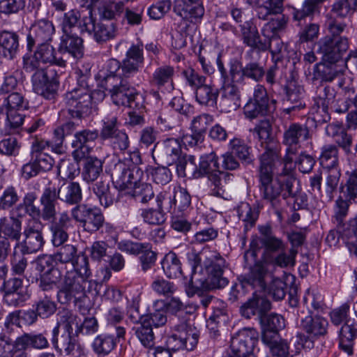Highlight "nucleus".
Instances as JSON below:
<instances>
[{"label":"nucleus","instance_id":"21","mask_svg":"<svg viewBox=\"0 0 357 357\" xmlns=\"http://www.w3.org/2000/svg\"><path fill=\"white\" fill-rule=\"evenodd\" d=\"M318 52L322 54L323 60L330 63L338 61L349 49L347 38H329L325 36L317 43Z\"/></svg>","mask_w":357,"mask_h":357},{"label":"nucleus","instance_id":"35","mask_svg":"<svg viewBox=\"0 0 357 357\" xmlns=\"http://www.w3.org/2000/svg\"><path fill=\"white\" fill-rule=\"evenodd\" d=\"M121 337H117V334L114 332L107 331L102 333L94 339L92 344L93 350L98 356H107L116 347Z\"/></svg>","mask_w":357,"mask_h":357},{"label":"nucleus","instance_id":"6","mask_svg":"<svg viewBox=\"0 0 357 357\" xmlns=\"http://www.w3.org/2000/svg\"><path fill=\"white\" fill-rule=\"evenodd\" d=\"M256 11L261 20H268L261 29L265 38H275L285 31L288 17L282 14L285 0H245Z\"/></svg>","mask_w":357,"mask_h":357},{"label":"nucleus","instance_id":"57","mask_svg":"<svg viewBox=\"0 0 357 357\" xmlns=\"http://www.w3.org/2000/svg\"><path fill=\"white\" fill-rule=\"evenodd\" d=\"M79 160L66 158L61 160L58 165V174L63 179H73L79 174Z\"/></svg>","mask_w":357,"mask_h":357},{"label":"nucleus","instance_id":"22","mask_svg":"<svg viewBox=\"0 0 357 357\" xmlns=\"http://www.w3.org/2000/svg\"><path fill=\"white\" fill-rule=\"evenodd\" d=\"M259 56L255 55V59L250 62L248 63L245 66H243L241 63L234 59L229 62V73L239 83H243L245 78L252 79L255 82L261 81L265 75V70L264 67L255 60Z\"/></svg>","mask_w":357,"mask_h":357},{"label":"nucleus","instance_id":"17","mask_svg":"<svg viewBox=\"0 0 357 357\" xmlns=\"http://www.w3.org/2000/svg\"><path fill=\"white\" fill-rule=\"evenodd\" d=\"M258 333L252 328H244L234 334L230 342L227 357H256L253 350L257 342Z\"/></svg>","mask_w":357,"mask_h":357},{"label":"nucleus","instance_id":"45","mask_svg":"<svg viewBox=\"0 0 357 357\" xmlns=\"http://www.w3.org/2000/svg\"><path fill=\"white\" fill-rule=\"evenodd\" d=\"M83 165L82 177L86 182H93L102 172V161L97 157L86 156Z\"/></svg>","mask_w":357,"mask_h":357},{"label":"nucleus","instance_id":"19","mask_svg":"<svg viewBox=\"0 0 357 357\" xmlns=\"http://www.w3.org/2000/svg\"><path fill=\"white\" fill-rule=\"evenodd\" d=\"M72 220L82 225L84 229L89 233L99 231L105 221L100 209L86 204L76 205L70 211Z\"/></svg>","mask_w":357,"mask_h":357},{"label":"nucleus","instance_id":"25","mask_svg":"<svg viewBox=\"0 0 357 357\" xmlns=\"http://www.w3.org/2000/svg\"><path fill=\"white\" fill-rule=\"evenodd\" d=\"M54 32L55 29L51 21L45 19L36 21L27 36L28 50H31L36 44L50 43Z\"/></svg>","mask_w":357,"mask_h":357},{"label":"nucleus","instance_id":"56","mask_svg":"<svg viewBox=\"0 0 357 357\" xmlns=\"http://www.w3.org/2000/svg\"><path fill=\"white\" fill-rule=\"evenodd\" d=\"M224 173L221 171L215 172L212 174H208L207 185L209 188V193L211 195L222 197L225 189V181L222 178Z\"/></svg>","mask_w":357,"mask_h":357},{"label":"nucleus","instance_id":"5","mask_svg":"<svg viewBox=\"0 0 357 357\" xmlns=\"http://www.w3.org/2000/svg\"><path fill=\"white\" fill-rule=\"evenodd\" d=\"M187 259L193 273L198 267L206 269L208 276L203 289H220L228 284V280L223 276L226 261L216 250L204 248L199 252L191 251L188 252Z\"/></svg>","mask_w":357,"mask_h":357},{"label":"nucleus","instance_id":"48","mask_svg":"<svg viewBox=\"0 0 357 357\" xmlns=\"http://www.w3.org/2000/svg\"><path fill=\"white\" fill-rule=\"evenodd\" d=\"M93 192L98 199L100 204L104 208L113 204L114 196L110 191L108 181L103 180L97 181L93 186Z\"/></svg>","mask_w":357,"mask_h":357},{"label":"nucleus","instance_id":"31","mask_svg":"<svg viewBox=\"0 0 357 357\" xmlns=\"http://www.w3.org/2000/svg\"><path fill=\"white\" fill-rule=\"evenodd\" d=\"M22 221L20 216L10 213L9 216L0 218V236L3 234L8 240L18 241L22 236Z\"/></svg>","mask_w":357,"mask_h":357},{"label":"nucleus","instance_id":"54","mask_svg":"<svg viewBox=\"0 0 357 357\" xmlns=\"http://www.w3.org/2000/svg\"><path fill=\"white\" fill-rule=\"evenodd\" d=\"M175 214L186 211L190 206L191 197L185 188H174L173 190Z\"/></svg>","mask_w":357,"mask_h":357},{"label":"nucleus","instance_id":"60","mask_svg":"<svg viewBox=\"0 0 357 357\" xmlns=\"http://www.w3.org/2000/svg\"><path fill=\"white\" fill-rule=\"evenodd\" d=\"M123 10L122 2L107 1L99 8V14L101 19L112 20L120 16Z\"/></svg>","mask_w":357,"mask_h":357},{"label":"nucleus","instance_id":"53","mask_svg":"<svg viewBox=\"0 0 357 357\" xmlns=\"http://www.w3.org/2000/svg\"><path fill=\"white\" fill-rule=\"evenodd\" d=\"M344 195L349 201L357 199V168H351L345 172V183L343 186Z\"/></svg>","mask_w":357,"mask_h":357},{"label":"nucleus","instance_id":"33","mask_svg":"<svg viewBox=\"0 0 357 357\" xmlns=\"http://www.w3.org/2000/svg\"><path fill=\"white\" fill-rule=\"evenodd\" d=\"M357 337V323L354 320L347 321L339 333L340 348L349 356L353 354L354 340Z\"/></svg>","mask_w":357,"mask_h":357},{"label":"nucleus","instance_id":"3","mask_svg":"<svg viewBox=\"0 0 357 357\" xmlns=\"http://www.w3.org/2000/svg\"><path fill=\"white\" fill-rule=\"evenodd\" d=\"M259 231L261 235L259 241L262 247L266 249L265 257L268 261L281 268L294 266L298 253L297 248L301 246L305 240L304 233L292 231L287 234L291 248L287 252V243L273 234L270 225L259 226Z\"/></svg>","mask_w":357,"mask_h":357},{"label":"nucleus","instance_id":"46","mask_svg":"<svg viewBox=\"0 0 357 357\" xmlns=\"http://www.w3.org/2000/svg\"><path fill=\"white\" fill-rule=\"evenodd\" d=\"M162 268L165 275L169 278H176L182 275L181 263L173 252H169L164 257Z\"/></svg>","mask_w":357,"mask_h":357},{"label":"nucleus","instance_id":"41","mask_svg":"<svg viewBox=\"0 0 357 357\" xmlns=\"http://www.w3.org/2000/svg\"><path fill=\"white\" fill-rule=\"evenodd\" d=\"M17 344L21 348L43 350L49 347V342L45 333H25L17 337Z\"/></svg>","mask_w":357,"mask_h":357},{"label":"nucleus","instance_id":"36","mask_svg":"<svg viewBox=\"0 0 357 357\" xmlns=\"http://www.w3.org/2000/svg\"><path fill=\"white\" fill-rule=\"evenodd\" d=\"M309 138V130L305 125L291 123L284 132L283 143L288 147L298 148L301 141Z\"/></svg>","mask_w":357,"mask_h":357},{"label":"nucleus","instance_id":"10","mask_svg":"<svg viewBox=\"0 0 357 357\" xmlns=\"http://www.w3.org/2000/svg\"><path fill=\"white\" fill-rule=\"evenodd\" d=\"M43 229V226L40 220H29L22 233L23 239L17 241L15 249L18 248L23 255L42 251L45 243Z\"/></svg>","mask_w":357,"mask_h":357},{"label":"nucleus","instance_id":"20","mask_svg":"<svg viewBox=\"0 0 357 357\" xmlns=\"http://www.w3.org/2000/svg\"><path fill=\"white\" fill-rule=\"evenodd\" d=\"M144 175L141 169L136 165L126 166L119 162L115 165L112 178L116 188L120 190H133L142 180Z\"/></svg>","mask_w":357,"mask_h":357},{"label":"nucleus","instance_id":"32","mask_svg":"<svg viewBox=\"0 0 357 357\" xmlns=\"http://www.w3.org/2000/svg\"><path fill=\"white\" fill-rule=\"evenodd\" d=\"M20 48L19 36L10 31H0V54L5 58L13 59Z\"/></svg>","mask_w":357,"mask_h":357},{"label":"nucleus","instance_id":"44","mask_svg":"<svg viewBox=\"0 0 357 357\" xmlns=\"http://www.w3.org/2000/svg\"><path fill=\"white\" fill-rule=\"evenodd\" d=\"M118 34L119 29L116 22H100L96 24L93 38L97 43H104L115 38Z\"/></svg>","mask_w":357,"mask_h":357},{"label":"nucleus","instance_id":"16","mask_svg":"<svg viewBox=\"0 0 357 357\" xmlns=\"http://www.w3.org/2000/svg\"><path fill=\"white\" fill-rule=\"evenodd\" d=\"M173 328L174 333L166 341L167 349L174 351L179 349L193 350L199 339V333L196 328L185 323L175 325Z\"/></svg>","mask_w":357,"mask_h":357},{"label":"nucleus","instance_id":"7","mask_svg":"<svg viewBox=\"0 0 357 357\" xmlns=\"http://www.w3.org/2000/svg\"><path fill=\"white\" fill-rule=\"evenodd\" d=\"M255 246H257L256 243L252 241L250 249L244 253V268L246 269V272L242 276V281L254 288L265 290L266 287V279L272 276V273L268 268V265L278 266L266 260L265 257L266 249L264 248L261 259H257V248H254Z\"/></svg>","mask_w":357,"mask_h":357},{"label":"nucleus","instance_id":"61","mask_svg":"<svg viewBox=\"0 0 357 357\" xmlns=\"http://www.w3.org/2000/svg\"><path fill=\"white\" fill-rule=\"evenodd\" d=\"M294 167L287 165H283V167L280 173L276 176V178H280L284 183L285 193L284 197H294L295 193L292 190L293 183L295 178L293 175Z\"/></svg>","mask_w":357,"mask_h":357},{"label":"nucleus","instance_id":"58","mask_svg":"<svg viewBox=\"0 0 357 357\" xmlns=\"http://www.w3.org/2000/svg\"><path fill=\"white\" fill-rule=\"evenodd\" d=\"M199 1H190V3L185 5L179 11L178 15L192 22L200 20L204 14V8Z\"/></svg>","mask_w":357,"mask_h":357},{"label":"nucleus","instance_id":"18","mask_svg":"<svg viewBox=\"0 0 357 357\" xmlns=\"http://www.w3.org/2000/svg\"><path fill=\"white\" fill-rule=\"evenodd\" d=\"M34 91L47 100H54L58 95L59 81L55 70H40L35 72L32 76Z\"/></svg>","mask_w":357,"mask_h":357},{"label":"nucleus","instance_id":"2","mask_svg":"<svg viewBox=\"0 0 357 357\" xmlns=\"http://www.w3.org/2000/svg\"><path fill=\"white\" fill-rule=\"evenodd\" d=\"M50 191L54 194L52 206L53 222L49 226L52 234V243L59 246L68 241V230L73 228V221L67 211H63L57 215L56 205L58 199L70 204H77L82 199V189L77 182H63L58 189L50 187Z\"/></svg>","mask_w":357,"mask_h":357},{"label":"nucleus","instance_id":"37","mask_svg":"<svg viewBox=\"0 0 357 357\" xmlns=\"http://www.w3.org/2000/svg\"><path fill=\"white\" fill-rule=\"evenodd\" d=\"M287 102L292 104V106L284 109V112L289 114L293 111L300 110L305 107L303 101L304 89L296 82H290L286 86Z\"/></svg>","mask_w":357,"mask_h":357},{"label":"nucleus","instance_id":"26","mask_svg":"<svg viewBox=\"0 0 357 357\" xmlns=\"http://www.w3.org/2000/svg\"><path fill=\"white\" fill-rule=\"evenodd\" d=\"M52 343L57 351H64L66 355L79 357L84 354V349L77 339L70 334H63L60 338L58 336V328L52 330Z\"/></svg>","mask_w":357,"mask_h":357},{"label":"nucleus","instance_id":"51","mask_svg":"<svg viewBox=\"0 0 357 357\" xmlns=\"http://www.w3.org/2000/svg\"><path fill=\"white\" fill-rule=\"evenodd\" d=\"M121 123L116 116L104 118L102 121V128L99 136L102 141H109L122 130L119 128Z\"/></svg>","mask_w":357,"mask_h":357},{"label":"nucleus","instance_id":"34","mask_svg":"<svg viewBox=\"0 0 357 357\" xmlns=\"http://www.w3.org/2000/svg\"><path fill=\"white\" fill-rule=\"evenodd\" d=\"M347 130V127L344 128L339 123H331L326 128L327 135L332 137L338 146L342 148L346 153H349L353 139Z\"/></svg>","mask_w":357,"mask_h":357},{"label":"nucleus","instance_id":"52","mask_svg":"<svg viewBox=\"0 0 357 357\" xmlns=\"http://www.w3.org/2000/svg\"><path fill=\"white\" fill-rule=\"evenodd\" d=\"M62 273L58 268L42 273L39 278V287L43 291H50L57 288L62 281Z\"/></svg>","mask_w":357,"mask_h":357},{"label":"nucleus","instance_id":"12","mask_svg":"<svg viewBox=\"0 0 357 357\" xmlns=\"http://www.w3.org/2000/svg\"><path fill=\"white\" fill-rule=\"evenodd\" d=\"M54 198V194L50 191V187H46L40 197V204L41 208L36 206L34 204L37 199V195L35 192H27L23 198V204L26 212L33 219H41L44 222L52 224L53 216L51 206H53L52 202Z\"/></svg>","mask_w":357,"mask_h":357},{"label":"nucleus","instance_id":"8","mask_svg":"<svg viewBox=\"0 0 357 357\" xmlns=\"http://www.w3.org/2000/svg\"><path fill=\"white\" fill-rule=\"evenodd\" d=\"M217 66L222 82L220 106L225 112L235 111L241 106V92L237 86L240 83L227 72L220 56L217 59Z\"/></svg>","mask_w":357,"mask_h":357},{"label":"nucleus","instance_id":"63","mask_svg":"<svg viewBox=\"0 0 357 357\" xmlns=\"http://www.w3.org/2000/svg\"><path fill=\"white\" fill-rule=\"evenodd\" d=\"M229 145L231 153L241 160L248 164L252 161L250 152V148L243 141L236 138L230 141Z\"/></svg>","mask_w":357,"mask_h":357},{"label":"nucleus","instance_id":"15","mask_svg":"<svg viewBox=\"0 0 357 357\" xmlns=\"http://www.w3.org/2000/svg\"><path fill=\"white\" fill-rule=\"evenodd\" d=\"M153 149L155 156L162 165L170 166L176 165L178 175L180 176V166L183 162H188L189 155L182 154L181 145L178 139L168 138L164 140L161 144Z\"/></svg>","mask_w":357,"mask_h":357},{"label":"nucleus","instance_id":"24","mask_svg":"<svg viewBox=\"0 0 357 357\" xmlns=\"http://www.w3.org/2000/svg\"><path fill=\"white\" fill-rule=\"evenodd\" d=\"M99 137L97 129H84L77 132L72 142L73 156L76 160H81L92 151L95 141Z\"/></svg>","mask_w":357,"mask_h":357},{"label":"nucleus","instance_id":"4","mask_svg":"<svg viewBox=\"0 0 357 357\" xmlns=\"http://www.w3.org/2000/svg\"><path fill=\"white\" fill-rule=\"evenodd\" d=\"M91 275L88 258L82 257L75 264V269L67 271L63 277L57 291L58 301L61 304L73 301L79 307L85 304L91 290Z\"/></svg>","mask_w":357,"mask_h":357},{"label":"nucleus","instance_id":"39","mask_svg":"<svg viewBox=\"0 0 357 357\" xmlns=\"http://www.w3.org/2000/svg\"><path fill=\"white\" fill-rule=\"evenodd\" d=\"M328 321L321 317L307 316L301 318V327L312 337H319L327 333Z\"/></svg>","mask_w":357,"mask_h":357},{"label":"nucleus","instance_id":"47","mask_svg":"<svg viewBox=\"0 0 357 357\" xmlns=\"http://www.w3.org/2000/svg\"><path fill=\"white\" fill-rule=\"evenodd\" d=\"M218 96V89L205 83L196 89V100L200 105L213 107Z\"/></svg>","mask_w":357,"mask_h":357},{"label":"nucleus","instance_id":"43","mask_svg":"<svg viewBox=\"0 0 357 357\" xmlns=\"http://www.w3.org/2000/svg\"><path fill=\"white\" fill-rule=\"evenodd\" d=\"M319 162L324 169L338 168L339 150L335 144H326L321 149Z\"/></svg>","mask_w":357,"mask_h":357},{"label":"nucleus","instance_id":"1","mask_svg":"<svg viewBox=\"0 0 357 357\" xmlns=\"http://www.w3.org/2000/svg\"><path fill=\"white\" fill-rule=\"evenodd\" d=\"M250 132L265 149L260 156V165L258 169L259 188L264 201L273 208L280 207L282 199H285L284 183L280 178H273V166L279 160V147L272 135V126L270 121H260Z\"/></svg>","mask_w":357,"mask_h":357},{"label":"nucleus","instance_id":"62","mask_svg":"<svg viewBox=\"0 0 357 357\" xmlns=\"http://www.w3.org/2000/svg\"><path fill=\"white\" fill-rule=\"evenodd\" d=\"M20 200L17 190L13 185L7 186L0 196V210H9Z\"/></svg>","mask_w":357,"mask_h":357},{"label":"nucleus","instance_id":"38","mask_svg":"<svg viewBox=\"0 0 357 357\" xmlns=\"http://www.w3.org/2000/svg\"><path fill=\"white\" fill-rule=\"evenodd\" d=\"M37 49L35 54L43 64L56 65L65 67L67 59L64 56H57L52 45L48 43L36 44Z\"/></svg>","mask_w":357,"mask_h":357},{"label":"nucleus","instance_id":"55","mask_svg":"<svg viewBox=\"0 0 357 357\" xmlns=\"http://www.w3.org/2000/svg\"><path fill=\"white\" fill-rule=\"evenodd\" d=\"M357 7V0H339L332 7L331 13L335 17L345 18L352 15Z\"/></svg>","mask_w":357,"mask_h":357},{"label":"nucleus","instance_id":"59","mask_svg":"<svg viewBox=\"0 0 357 357\" xmlns=\"http://www.w3.org/2000/svg\"><path fill=\"white\" fill-rule=\"evenodd\" d=\"M77 317L71 311L63 310L58 314L57 324L54 328H58V335L59 334V328L64 329L63 334L72 335L73 331V325L77 326L76 321Z\"/></svg>","mask_w":357,"mask_h":357},{"label":"nucleus","instance_id":"11","mask_svg":"<svg viewBox=\"0 0 357 357\" xmlns=\"http://www.w3.org/2000/svg\"><path fill=\"white\" fill-rule=\"evenodd\" d=\"M93 96L89 89L76 87L65 93V108L73 118L81 119L91 114Z\"/></svg>","mask_w":357,"mask_h":357},{"label":"nucleus","instance_id":"40","mask_svg":"<svg viewBox=\"0 0 357 357\" xmlns=\"http://www.w3.org/2000/svg\"><path fill=\"white\" fill-rule=\"evenodd\" d=\"M167 321L166 303L163 300L155 301L144 317V323L155 327L165 325Z\"/></svg>","mask_w":357,"mask_h":357},{"label":"nucleus","instance_id":"50","mask_svg":"<svg viewBox=\"0 0 357 357\" xmlns=\"http://www.w3.org/2000/svg\"><path fill=\"white\" fill-rule=\"evenodd\" d=\"M123 319V313L119 308H111L107 315V331L114 332L117 337H124L126 330L124 327L118 325Z\"/></svg>","mask_w":357,"mask_h":357},{"label":"nucleus","instance_id":"42","mask_svg":"<svg viewBox=\"0 0 357 357\" xmlns=\"http://www.w3.org/2000/svg\"><path fill=\"white\" fill-rule=\"evenodd\" d=\"M63 244L64 243L58 246L60 248L54 254V258L57 261H59L61 264H72L73 269H75V264L80 261L82 257H87L84 255L78 254L77 248L73 245Z\"/></svg>","mask_w":357,"mask_h":357},{"label":"nucleus","instance_id":"49","mask_svg":"<svg viewBox=\"0 0 357 357\" xmlns=\"http://www.w3.org/2000/svg\"><path fill=\"white\" fill-rule=\"evenodd\" d=\"M238 216L244 222L245 230L252 228L259 217V210L252 207L248 203H241L238 207Z\"/></svg>","mask_w":357,"mask_h":357},{"label":"nucleus","instance_id":"27","mask_svg":"<svg viewBox=\"0 0 357 357\" xmlns=\"http://www.w3.org/2000/svg\"><path fill=\"white\" fill-rule=\"evenodd\" d=\"M271 308V302L266 298L254 294L252 297L241 307L240 311L242 316L247 319L257 316L261 320Z\"/></svg>","mask_w":357,"mask_h":357},{"label":"nucleus","instance_id":"30","mask_svg":"<svg viewBox=\"0 0 357 357\" xmlns=\"http://www.w3.org/2000/svg\"><path fill=\"white\" fill-rule=\"evenodd\" d=\"M109 94L112 102L116 105L128 107H137L136 100L140 97V95L135 91V89L130 87L126 82Z\"/></svg>","mask_w":357,"mask_h":357},{"label":"nucleus","instance_id":"28","mask_svg":"<svg viewBox=\"0 0 357 357\" xmlns=\"http://www.w3.org/2000/svg\"><path fill=\"white\" fill-rule=\"evenodd\" d=\"M58 53L66 58L70 55L73 58L79 59L84 54L83 40L76 33H63L61 37V43L58 47Z\"/></svg>","mask_w":357,"mask_h":357},{"label":"nucleus","instance_id":"13","mask_svg":"<svg viewBox=\"0 0 357 357\" xmlns=\"http://www.w3.org/2000/svg\"><path fill=\"white\" fill-rule=\"evenodd\" d=\"M180 166V176L188 178H199L208 176L215 172H219L218 157L214 152L203 155L200 157L199 166L195 163L194 155H189L188 162H183Z\"/></svg>","mask_w":357,"mask_h":357},{"label":"nucleus","instance_id":"23","mask_svg":"<svg viewBox=\"0 0 357 357\" xmlns=\"http://www.w3.org/2000/svg\"><path fill=\"white\" fill-rule=\"evenodd\" d=\"M240 31L243 44L250 47L246 54L250 59H254L255 55L259 56L261 52L268 50L271 45L261 39L257 26L250 21L240 24Z\"/></svg>","mask_w":357,"mask_h":357},{"label":"nucleus","instance_id":"14","mask_svg":"<svg viewBox=\"0 0 357 357\" xmlns=\"http://www.w3.org/2000/svg\"><path fill=\"white\" fill-rule=\"evenodd\" d=\"M29 101L20 92H12L3 100L0 106V114L5 111L6 125L10 128H20L24 120L25 115L22 112L28 109Z\"/></svg>","mask_w":357,"mask_h":357},{"label":"nucleus","instance_id":"9","mask_svg":"<svg viewBox=\"0 0 357 357\" xmlns=\"http://www.w3.org/2000/svg\"><path fill=\"white\" fill-rule=\"evenodd\" d=\"M276 107L277 100L269 97L264 85L257 84L254 88L252 96L243 107V114L246 119L253 120L273 114Z\"/></svg>","mask_w":357,"mask_h":357},{"label":"nucleus","instance_id":"64","mask_svg":"<svg viewBox=\"0 0 357 357\" xmlns=\"http://www.w3.org/2000/svg\"><path fill=\"white\" fill-rule=\"evenodd\" d=\"M141 216L145 223L152 225H161L166 220L165 213L158 207L142 209Z\"/></svg>","mask_w":357,"mask_h":357},{"label":"nucleus","instance_id":"29","mask_svg":"<svg viewBox=\"0 0 357 357\" xmlns=\"http://www.w3.org/2000/svg\"><path fill=\"white\" fill-rule=\"evenodd\" d=\"M175 74L174 68L171 66H162L153 72L151 84L161 91L170 92L174 89L173 78Z\"/></svg>","mask_w":357,"mask_h":357}]
</instances>
